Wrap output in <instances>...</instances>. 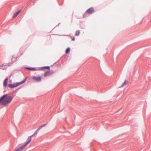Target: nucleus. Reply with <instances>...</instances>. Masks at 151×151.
Here are the masks:
<instances>
[{
  "label": "nucleus",
  "mask_w": 151,
  "mask_h": 151,
  "mask_svg": "<svg viewBox=\"0 0 151 151\" xmlns=\"http://www.w3.org/2000/svg\"><path fill=\"white\" fill-rule=\"evenodd\" d=\"M12 99V97L8 96L7 94L4 95L0 99V103L3 105L6 106L10 103Z\"/></svg>",
  "instance_id": "f257e3e1"
},
{
  "label": "nucleus",
  "mask_w": 151,
  "mask_h": 151,
  "mask_svg": "<svg viewBox=\"0 0 151 151\" xmlns=\"http://www.w3.org/2000/svg\"><path fill=\"white\" fill-rule=\"evenodd\" d=\"M26 79H25L24 80H23L22 81L19 82V83H14L13 84H9L8 85V86H9L11 88H13L14 87H16L17 86H19L22 83H24L25 81H26Z\"/></svg>",
  "instance_id": "f03ea898"
},
{
  "label": "nucleus",
  "mask_w": 151,
  "mask_h": 151,
  "mask_svg": "<svg viewBox=\"0 0 151 151\" xmlns=\"http://www.w3.org/2000/svg\"><path fill=\"white\" fill-rule=\"evenodd\" d=\"M32 78L33 80L37 82L40 81H41L42 78L40 76H33Z\"/></svg>",
  "instance_id": "7ed1b4c3"
},
{
  "label": "nucleus",
  "mask_w": 151,
  "mask_h": 151,
  "mask_svg": "<svg viewBox=\"0 0 151 151\" xmlns=\"http://www.w3.org/2000/svg\"><path fill=\"white\" fill-rule=\"evenodd\" d=\"M94 12V11L93 8L92 7H91L87 10L85 13L86 14H91Z\"/></svg>",
  "instance_id": "20e7f679"
},
{
  "label": "nucleus",
  "mask_w": 151,
  "mask_h": 151,
  "mask_svg": "<svg viewBox=\"0 0 151 151\" xmlns=\"http://www.w3.org/2000/svg\"><path fill=\"white\" fill-rule=\"evenodd\" d=\"M25 146V145H24L20 147H19L16 149L14 151H21L23 150Z\"/></svg>",
  "instance_id": "39448f33"
},
{
  "label": "nucleus",
  "mask_w": 151,
  "mask_h": 151,
  "mask_svg": "<svg viewBox=\"0 0 151 151\" xmlns=\"http://www.w3.org/2000/svg\"><path fill=\"white\" fill-rule=\"evenodd\" d=\"M27 140H28V141L26 142L24 145L26 146L32 140V138H31V137L29 136Z\"/></svg>",
  "instance_id": "423d86ee"
},
{
  "label": "nucleus",
  "mask_w": 151,
  "mask_h": 151,
  "mask_svg": "<svg viewBox=\"0 0 151 151\" xmlns=\"http://www.w3.org/2000/svg\"><path fill=\"white\" fill-rule=\"evenodd\" d=\"M8 81V78H6L4 82V85L5 86H6L7 85Z\"/></svg>",
  "instance_id": "0eeeda50"
},
{
  "label": "nucleus",
  "mask_w": 151,
  "mask_h": 151,
  "mask_svg": "<svg viewBox=\"0 0 151 151\" xmlns=\"http://www.w3.org/2000/svg\"><path fill=\"white\" fill-rule=\"evenodd\" d=\"M17 57L13 56L12 59V61L13 63L15 62L17 60Z\"/></svg>",
  "instance_id": "6e6552de"
},
{
  "label": "nucleus",
  "mask_w": 151,
  "mask_h": 151,
  "mask_svg": "<svg viewBox=\"0 0 151 151\" xmlns=\"http://www.w3.org/2000/svg\"><path fill=\"white\" fill-rule=\"evenodd\" d=\"M20 12L21 10H19L14 13L13 16V18L16 17L20 13Z\"/></svg>",
  "instance_id": "1a4fd4ad"
},
{
  "label": "nucleus",
  "mask_w": 151,
  "mask_h": 151,
  "mask_svg": "<svg viewBox=\"0 0 151 151\" xmlns=\"http://www.w3.org/2000/svg\"><path fill=\"white\" fill-rule=\"evenodd\" d=\"M128 83V81L126 80H125L124 82L122 84V85L120 87H123L124 85H126Z\"/></svg>",
  "instance_id": "9d476101"
},
{
  "label": "nucleus",
  "mask_w": 151,
  "mask_h": 151,
  "mask_svg": "<svg viewBox=\"0 0 151 151\" xmlns=\"http://www.w3.org/2000/svg\"><path fill=\"white\" fill-rule=\"evenodd\" d=\"M51 73L49 71H47L46 72L45 74H44V76L45 77L49 76L50 74Z\"/></svg>",
  "instance_id": "9b49d317"
},
{
  "label": "nucleus",
  "mask_w": 151,
  "mask_h": 151,
  "mask_svg": "<svg viewBox=\"0 0 151 151\" xmlns=\"http://www.w3.org/2000/svg\"><path fill=\"white\" fill-rule=\"evenodd\" d=\"M47 124V123L43 124L40 126L37 129V130H40V129H41L42 127H45Z\"/></svg>",
  "instance_id": "f8f14e48"
},
{
  "label": "nucleus",
  "mask_w": 151,
  "mask_h": 151,
  "mask_svg": "<svg viewBox=\"0 0 151 151\" xmlns=\"http://www.w3.org/2000/svg\"><path fill=\"white\" fill-rule=\"evenodd\" d=\"M27 69L29 70H36V69L35 68H27Z\"/></svg>",
  "instance_id": "ddd939ff"
},
{
  "label": "nucleus",
  "mask_w": 151,
  "mask_h": 151,
  "mask_svg": "<svg viewBox=\"0 0 151 151\" xmlns=\"http://www.w3.org/2000/svg\"><path fill=\"white\" fill-rule=\"evenodd\" d=\"M80 34V31L79 30L77 31L76 33H75V35L76 36H78Z\"/></svg>",
  "instance_id": "4468645a"
},
{
  "label": "nucleus",
  "mask_w": 151,
  "mask_h": 151,
  "mask_svg": "<svg viewBox=\"0 0 151 151\" xmlns=\"http://www.w3.org/2000/svg\"><path fill=\"white\" fill-rule=\"evenodd\" d=\"M70 51V49L69 48H68L66 50V53L68 54Z\"/></svg>",
  "instance_id": "2eb2a0df"
},
{
  "label": "nucleus",
  "mask_w": 151,
  "mask_h": 151,
  "mask_svg": "<svg viewBox=\"0 0 151 151\" xmlns=\"http://www.w3.org/2000/svg\"><path fill=\"white\" fill-rule=\"evenodd\" d=\"M43 68L49 69H50V67L49 66H45L43 67Z\"/></svg>",
  "instance_id": "dca6fc26"
},
{
  "label": "nucleus",
  "mask_w": 151,
  "mask_h": 151,
  "mask_svg": "<svg viewBox=\"0 0 151 151\" xmlns=\"http://www.w3.org/2000/svg\"><path fill=\"white\" fill-rule=\"evenodd\" d=\"M39 130H37V131L35 132L34 133V134H35V135H36V134H37V131H38Z\"/></svg>",
  "instance_id": "f3484780"
},
{
  "label": "nucleus",
  "mask_w": 151,
  "mask_h": 151,
  "mask_svg": "<svg viewBox=\"0 0 151 151\" xmlns=\"http://www.w3.org/2000/svg\"><path fill=\"white\" fill-rule=\"evenodd\" d=\"M35 135L34 134H33V135H32L31 136H30V137H31V138H32V137H33Z\"/></svg>",
  "instance_id": "a211bd4d"
},
{
  "label": "nucleus",
  "mask_w": 151,
  "mask_h": 151,
  "mask_svg": "<svg viewBox=\"0 0 151 151\" xmlns=\"http://www.w3.org/2000/svg\"><path fill=\"white\" fill-rule=\"evenodd\" d=\"M75 38L74 37H73L72 39V40H75Z\"/></svg>",
  "instance_id": "6ab92c4d"
}]
</instances>
